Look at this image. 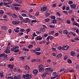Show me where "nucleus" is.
Returning <instances> with one entry per match:
<instances>
[{
  "mask_svg": "<svg viewBox=\"0 0 79 79\" xmlns=\"http://www.w3.org/2000/svg\"><path fill=\"white\" fill-rule=\"evenodd\" d=\"M14 79H21V75H19L17 76H15L14 77Z\"/></svg>",
  "mask_w": 79,
  "mask_h": 79,
  "instance_id": "obj_9",
  "label": "nucleus"
},
{
  "mask_svg": "<svg viewBox=\"0 0 79 79\" xmlns=\"http://www.w3.org/2000/svg\"><path fill=\"white\" fill-rule=\"evenodd\" d=\"M73 25H75V26H78V23H76V22L74 21L73 22Z\"/></svg>",
  "mask_w": 79,
  "mask_h": 79,
  "instance_id": "obj_33",
  "label": "nucleus"
},
{
  "mask_svg": "<svg viewBox=\"0 0 79 79\" xmlns=\"http://www.w3.org/2000/svg\"><path fill=\"white\" fill-rule=\"evenodd\" d=\"M66 10L67 11L68 10H69V6H67L66 8Z\"/></svg>",
  "mask_w": 79,
  "mask_h": 79,
  "instance_id": "obj_63",
  "label": "nucleus"
},
{
  "mask_svg": "<svg viewBox=\"0 0 79 79\" xmlns=\"http://www.w3.org/2000/svg\"><path fill=\"white\" fill-rule=\"evenodd\" d=\"M38 70L37 69H35L33 71V73L35 76H36L38 73Z\"/></svg>",
  "mask_w": 79,
  "mask_h": 79,
  "instance_id": "obj_7",
  "label": "nucleus"
},
{
  "mask_svg": "<svg viewBox=\"0 0 79 79\" xmlns=\"http://www.w3.org/2000/svg\"><path fill=\"white\" fill-rule=\"evenodd\" d=\"M8 78L9 79H14V77H12L11 76H10L9 77H8Z\"/></svg>",
  "mask_w": 79,
  "mask_h": 79,
  "instance_id": "obj_53",
  "label": "nucleus"
},
{
  "mask_svg": "<svg viewBox=\"0 0 79 79\" xmlns=\"http://www.w3.org/2000/svg\"><path fill=\"white\" fill-rule=\"evenodd\" d=\"M61 56H62V54H59L57 55L56 57V58H61Z\"/></svg>",
  "mask_w": 79,
  "mask_h": 79,
  "instance_id": "obj_19",
  "label": "nucleus"
},
{
  "mask_svg": "<svg viewBox=\"0 0 79 79\" xmlns=\"http://www.w3.org/2000/svg\"><path fill=\"white\" fill-rule=\"evenodd\" d=\"M63 33L64 34H67L68 33V31L66 30H64L63 31Z\"/></svg>",
  "mask_w": 79,
  "mask_h": 79,
  "instance_id": "obj_21",
  "label": "nucleus"
},
{
  "mask_svg": "<svg viewBox=\"0 0 79 79\" xmlns=\"http://www.w3.org/2000/svg\"><path fill=\"white\" fill-rule=\"evenodd\" d=\"M32 75L31 74H26V75L23 74V77L24 79H26V78H27L28 77H30V78H31L32 77Z\"/></svg>",
  "mask_w": 79,
  "mask_h": 79,
  "instance_id": "obj_2",
  "label": "nucleus"
},
{
  "mask_svg": "<svg viewBox=\"0 0 79 79\" xmlns=\"http://www.w3.org/2000/svg\"><path fill=\"white\" fill-rule=\"evenodd\" d=\"M4 55H5V53L0 54V57H2V56H3Z\"/></svg>",
  "mask_w": 79,
  "mask_h": 79,
  "instance_id": "obj_47",
  "label": "nucleus"
},
{
  "mask_svg": "<svg viewBox=\"0 0 79 79\" xmlns=\"http://www.w3.org/2000/svg\"><path fill=\"white\" fill-rule=\"evenodd\" d=\"M12 17L14 18H18V15H16L15 14H13L11 15Z\"/></svg>",
  "mask_w": 79,
  "mask_h": 79,
  "instance_id": "obj_14",
  "label": "nucleus"
},
{
  "mask_svg": "<svg viewBox=\"0 0 79 79\" xmlns=\"http://www.w3.org/2000/svg\"><path fill=\"white\" fill-rule=\"evenodd\" d=\"M49 15H50V13H46V16L47 17V16H49Z\"/></svg>",
  "mask_w": 79,
  "mask_h": 79,
  "instance_id": "obj_60",
  "label": "nucleus"
},
{
  "mask_svg": "<svg viewBox=\"0 0 79 79\" xmlns=\"http://www.w3.org/2000/svg\"><path fill=\"white\" fill-rule=\"evenodd\" d=\"M66 23L67 24H71V21L69 20H67Z\"/></svg>",
  "mask_w": 79,
  "mask_h": 79,
  "instance_id": "obj_36",
  "label": "nucleus"
},
{
  "mask_svg": "<svg viewBox=\"0 0 79 79\" xmlns=\"http://www.w3.org/2000/svg\"><path fill=\"white\" fill-rule=\"evenodd\" d=\"M46 10H47V6L45 7V6H44L42 7L41 8V11L42 12L45 11Z\"/></svg>",
  "mask_w": 79,
  "mask_h": 79,
  "instance_id": "obj_8",
  "label": "nucleus"
},
{
  "mask_svg": "<svg viewBox=\"0 0 79 79\" xmlns=\"http://www.w3.org/2000/svg\"><path fill=\"white\" fill-rule=\"evenodd\" d=\"M56 3H54L53 4L52 7H56Z\"/></svg>",
  "mask_w": 79,
  "mask_h": 79,
  "instance_id": "obj_58",
  "label": "nucleus"
},
{
  "mask_svg": "<svg viewBox=\"0 0 79 79\" xmlns=\"http://www.w3.org/2000/svg\"><path fill=\"white\" fill-rule=\"evenodd\" d=\"M22 16H23L24 17H26V14L24 13H23L22 14Z\"/></svg>",
  "mask_w": 79,
  "mask_h": 79,
  "instance_id": "obj_57",
  "label": "nucleus"
},
{
  "mask_svg": "<svg viewBox=\"0 0 79 79\" xmlns=\"http://www.w3.org/2000/svg\"><path fill=\"white\" fill-rule=\"evenodd\" d=\"M57 20L61 23H63V19L60 18H57Z\"/></svg>",
  "mask_w": 79,
  "mask_h": 79,
  "instance_id": "obj_17",
  "label": "nucleus"
},
{
  "mask_svg": "<svg viewBox=\"0 0 79 79\" xmlns=\"http://www.w3.org/2000/svg\"><path fill=\"white\" fill-rule=\"evenodd\" d=\"M35 54L37 55H40V52H35Z\"/></svg>",
  "mask_w": 79,
  "mask_h": 79,
  "instance_id": "obj_46",
  "label": "nucleus"
},
{
  "mask_svg": "<svg viewBox=\"0 0 79 79\" xmlns=\"http://www.w3.org/2000/svg\"><path fill=\"white\" fill-rule=\"evenodd\" d=\"M14 48L15 49V50H16V49H19V46H14Z\"/></svg>",
  "mask_w": 79,
  "mask_h": 79,
  "instance_id": "obj_38",
  "label": "nucleus"
},
{
  "mask_svg": "<svg viewBox=\"0 0 79 79\" xmlns=\"http://www.w3.org/2000/svg\"><path fill=\"white\" fill-rule=\"evenodd\" d=\"M73 2L72 1H69V4L70 5H71V4H73Z\"/></svg>",
  "mask_w": 79,
  "mask_h": 79,
  "instance_id": "obj_50",
  "label": "nucleus"
},
{
  "mask_svg": "<svg viewBox=\"0 0 79 79\" xmlns=\"http://www.w3.org/2000/svg\"><path fill=\"white\" fill-rule=\"evenodd\" d=\"M19 23V21H14L12 22V24H14V25H18Z\"/></svg>",
  "mask_w": 79,
  "mask_h": 79,
  "instance_id": "obj_5",
  "label": "nucleus"
},
{
  "mask_svg": "<svg viewBox=\"0 0 79 79\" xmlns=\"http://www.w3.org/2000/svg\"><path fill=\"white\" fill-rule=\"evenodd\" d=\"M49 69H50L49 71H51V72L53 71V69H52V68L49 67Z\"/></svg>",
  "mask_w": 79,
  "mask_h": 79,
  "instance_id": "obj_59",
  "label": "nucleus"
},
{
  "mask_svg": "<svg viewBox=\"0 0 79 79\" xmlns=\"http://www.w3.org/2000/svg\"><path fill=\"white\" fill-rule=\"evenodd\" d=\"M2 29H3V30H6V27L5 26H2L1 27Z\"/></svg>",
  "mask_w": 79,
  "mask_h": 79,
  "instance_id": "obj_27",
  "label": "nucleus"
},
{
  "mask_svg": "<svg viewBox=\"0 0 79 79\" xmlns=\"http://www.w3.org/2000/svg\"><path fill=\"white\" fill-rule=\"evenodd\" d=\"M50 69V67L47 68L45 69V72H47V71H49Z\"/></svg>",
  "mask_w": 79,
  "mask_h": 79,
  "instance_id": "obj_39",
  "label": "nucleus"
},
{
  "mask_svg": "<svg viewBox=\"0 0 79 79\" xmlns=\"http://www.w3.org/2000/svg\"><path fill=\"white\" fill-rule=\"evenodd\" d=\"M23 33L22 32H20V33H19V36H20V35H23Z\"/></svg>",
  "mask_w": 79,
  "mask_h": 79,
  "instance_id": "obj_45",
  "label": "nucleus"
},
{
  "mask_svg": "<svg viewBox=\"0 0 79 79\" xmlns=\"http://www.w3.org/2000/svg\"><path fill=\"white\" fill-rule=\"evenodd\" d=\"M49 27H51V28H54L55 27V26L53 25H49Z\"/></svg>",
  "mask_w": 79,
  "mask_h": 79,
  "instance_id": "obj_31",
  "label": "nucleus"
},
{
  "mask_svg": "<svg viewBox=\"0 0 79 79\" xmlns=\"http://www.w3.org/2000/svg\"><path fill=\"white\" fill-rule=\"evenodd\" d=\"M36 22H37V21H36V20H33L31 21V23H36Z\"/></svg>",
  "mask_w": 79,
  "mask_h": 79,
  "instance_id": "obj_56",
  "label": "nucleus"
},
{
  "mask_svg": "<svg viewBox=\"0 0 79 79\" xmlns=\"http://www.w3.org/2000/svg\"><path fill=\"white\" fill-rule=\"evenodd\" d=\"M40 30L41 32H44L45 31V29L44 28H40Z\"/></svg>",
  "mask_w": 79,
  "mask_h": 79,
  "instance_id": "obj_25",
  "label": "nucleus"
},
{
  "mask_svg": "<svg viewBox=\"0 0 79 79\" xmlns=\"http://www.w3.org/2000/svg\"><path fill=\"white\" fill-rule=\"evenodd\" d=\"M23 51H26V52H28V51H29V50L28 49H27L25 48H23Z\"/></svg>",
  "mask_w": 79,
  "mask_h": 79,
  "instance_id": "obj_34",
  "label": "nucleus"
},
{
  "mask_svg": "<svg viewBox=\"0 0 79 79\" xmlns=\"http://www.w3.org/2000/svg\"><path fill=\"white\" fill-rule=\"evenodd\" d=\"M14 31H15V32H19V30H17L16 29H15L14 30Z\"/></svg>",
  "mask_w": 79,
  "mask_h": 79,
  "instance_id": "obj_44",
  "label": "nucleus"
},
{
  "mask_svg": "<svg viewBox=\"0 0 79 79\" xmlns=\"http://www.w3.org/2000/svg\"><path fill=\"white\" fill-rule=\"evenodd\" d=\"M19 52V49H15L14 51V52L15 53V52Z\"/></svg>",
  "mask_w": 79,
  "mask_h": 79,
  "instance_id": "obj_35",
  "label": "nucleus"
},
{
  "mask_svg": "<svg viewBox=\"0 0 79 79\" xmlns=\"http://www.w3.org/2000/svg\"><path fill=\"white\" fill-rule=\"evenodd\" d=\"M17 71L18 73H21L23 72L21 69H17Z\"/></svg>",
  "mask_w": 79,
  "mask_h": 79,
  "instance_id": "obj_28",
  "label": "nucleus"
},
{
  "mask_svg": "<svg viewBox=\"0 0 79 79\" xmlns=\"http://www.w3.org/2000/svg\"><path fill=\"white\" fill-rule=\"evenodd\" d=\"M20 59L23 61V60H24V57H20Z\"/></svg>",
  "mask_w": 79,
  "mask_h": 79,
  "instance_id": "obj_61",
  "label": "nucleus"
},
{
  "mask_svg": "<svg viewBox=\"0 0 79 79\" xmlns=\"http://www.w3.org/2000/svg\"><path fill=\"white\" fill-rule=\"evenodd\" d=\"M67 62L68 63H70V64L71 63H72V61L70 59H68V60H67Z\"/></svg>",
  "mask_w": 79,
  "mask_h": 79,
  "instance_id": "obj_32",
  "label": "nucleus"
},
{
  "mask_svg": "<svg viewBox=\"0 0 79 79\" xmlns=\"http://www.w3.org/2000/svg\"><path fill=\"white\" fill-rule=\"evenodd\" d=\"M56 22H57V21L56 19L52 20L51 21V23L53 24H56Z\"/></svg>",
  "mask_w": 79,
  "mask_h": 79,
  "instance_id": "obj_20",
  "label": "nucleus"
},
{
  "mask_svg": "<svg viewBox=\"0 0 79 79\" xmlns=\"http://www.w3.org/2000/svg\"><path fill=\"white\" fill-rule=\"evenodd\" d=\"M50 18H51V19H55V18H56L55 16L54 15L51 16Z\"/></svg>",
  "mask_w": 79,
  "mask_h": 79,
  "instance_id": "obj_26",
  "label": "nucleus"
},
{
  "mask_svg": "<svg viewBox=\"0 0 79 79\" xmlns=\"http://www.w3.org/2000/svg\"><path fill=\"white\" fill-rule=\"evenodd\" d=\"M17 3H19V4H21V3H23V0H18Z\"/></svg>",
  "mask_w": 79,
  "mask_h": 79,
  "instance_id": "obj_23",
  "label": "nucleus"
},
{
  "mask_svg": "<svg viewBox=\"0 0 79 79\" xmlns=\"http://www.w3.org/2000/svg\"><path fill=\"white\" fill-rule=\"evenodd\" d=\"M20 31L21 32H22L25 31V30H24V28H21Z\"/></svg>",
  "mask_w": 79,
  "mask_h": 79,
  "instance_id": "obj_43",
  "label": "nucleus"
},
{
  "mask_svg": "<svg viewBox=\"0 0 79 79\" xmlns=\"http://www.w3.org/2000/svg\"><path fill=\"white\" fill-rule=\"evenodd\" d=\"M58 49V50H61V49H62V48H63V47H59L57 48Z\"/></svg>",
  "mask_w": 79,
  "mask_h": 79,
  "instance_id": "obj_48",
  "label": "nucleus"
},
{
  "mask_svg": "<svg viewBox=\"0 0 79 79\" xmlns=\"http://www.w3.org/2000/svg\"><path fill=\"white\" fill-rule=\"evenodd\" d=\"M15 50V48L14 47H13L10 50L11 52H14V50Z\"/></svg>",
  "mask_w": 79,
  "mask_h": 79,
  "instance_id": "obj_51",
  "label": "nucleus"
},
{
  "mask_svg": "<svg viewBox=\"0 0 79 79\" xmlns=\"http://www.w3.org/2000/svg\"><path fill=\"white\" fill-rule=\"evenodd\" d=\"M39 71L41 73H44L45 69L44 68V65L43 64L40 65L38 67Z\"/></svg>",
  "mask_w": 79,
  "mask_h": 79,
  "instance_id": "obj_1",
  "label": "nucleus"
},
{
  "mask_svg": "<svg viewBox=\"0 0 79 79\" xmlns=\"http://www.w3.org/2000/svg\"><path fill=\"white\" fill-rule=\"evenodd\" d=\"M73 12V10H70L69 11V15H70V14H71V13Z\"/></svg>",
  "mask_w": 79,
  "mask_h": 79,
  "instance_id": "obj_52",
  "label": "nucleus"
},
{
  "mask_svg": "<svg viewBox=\"0 0 79 79\" xmlns=\"http://www.w3.org/2000/svg\"><path fill=\"white\" fill-rule=\"evenodd\" d=\"M14 60V58L13 57H11L10 60V61H13Z\"/></svg>",
  "mask_w": 79,
  "mask_h": 79,
  "instance_id": "obj_55",
  "label": "nucleus"
},
{
  "mask_svg": "<svg viewBox=\"0 0 79 79\" xmlns=\"http://www.w3.org/2000/svg\"><path fill=\"white\" fill-rule=\"evenodd\" d=\"M31 30L30 28H29L28 29L26 30V31L27 32V34H28L29 31H30Z\"/></svg>",
  "mask_w": 79,
  "mask_h": 79,
  "instance_id": "obj_30",
  "label": "nucleus"
},
{
  "mask_svg": "<svg viewBox=\"0 0 79 79\" xmlns=\"http://www.w3.org/2000/svg\"><path fill=\"white\" fill-rule=\"evenodd\" d=\"M19 18L20 19V20H23V17L21 15H19Z\"/></svg>",
  "mask_w": 79,
  "mask_h": 79,
  "instance_id": "obj_41",
  "label": "nucleus"
},
{
  "mask_svg": "<svg viewBox=\"0 0 79 79\" xmlns=\"http://www.w3.org/2000/svg\"><path fill=\"white\" fill-rule=\"evenodd\" d=\"M4 53H10V50H9L8 49H7L5 51H4Z\"/></svg>",
  "mask_w": 79,
  "mask_h": 79,
  "instance_id": "obj_15",
  "label": "nucleus"
},
{
  "mask_svg": "<svg viewBox=\"0 0 79 79\" xmlns=\"http://www.w3.org/2000/svg\"><path fill=\"white\" fill-rule=\"evenodd\" d=\"M56 76H55V77L53 76V77H51V79H55V78H56Z\"/></svg>",
  "mask_w": 79,
  "mask_h": 79,
  "instance_id": "obj_62",
  "label": "nucleus"
},
{
  "mask_svg": "<svg viewBox=\"0 0 79 79\" xmlns=\"http://www.w3.org/2000/svg\"><path fill=\"white\" fill-rule=\"evenodd\" d=\"M36 51L37 52L40 51V48L39 47L37 48H36Z\"/></svg>",
  "mask_w": 79,
  "mask_h": 79,
  "instance_id": "obj_37",
  "label": "nucleus"
},
{
  "mask_svg": "<svg viewBox=\"0 0 79 79\" xmlns=\"http://www.w3.org/2000/svg\"><path fill=\"white\" fill-rule=\"evenodd\" d=\"M0 77L2 79L4 78V76H3V72H2L0 73Z\"/></svg>",
  "mask_w": 79,
  "mask_h": 79,
  "instance_id": "obj_11",
  "label": "nucleus"
},
{
  "mask_svg": "<svg viewBox=\"0 0 79 79\" xmlns=\"http://www.w3.org/2000/svg\"><path fill=\"white\" fill-rule=\"evenodd\" d=\"M4 13V11L3 10H0V15H3Z\"/></svg>",
  "mask_w": 79,
  "mask_h": 79,
  "instance_id": "obj_29",
  "label": "nucleus"
},
{
  "mask_svg": "<svg viewBox=\"0 0 79 79\" xmlns=\"http://www.w3.org/2000/svg\"><path fill=\"white\" fill-rule=\"evenodd\" d=\"M35 60H35V59H33L31 60V63H34V62L35 61Z\"/></svg>",
  "mask_w": 79,
  "mask_h": 79,
  "instance_id": "obj_42",
  "label": "nucleus"
},
{
  "mask_svg": "<svg viewBox=\"0 0 79 79\" xmlns=\"http://www.w3.org/2000/svg\"><path fill=\"white\" fill-rule=\"evenodd\" d=\"M71 56H74V55H75V54H76V52H71L70 53Z\"/></svg>",
  "mask_w": 79,
  "mask_h": 79,
  "instance_id": "obj_16",
  "label": "nucleus"
},
{
  "mask_svg": "<svg viewBox=\"0 0 79 79\" xmlns=\"http://www.w3.org/2000/svg\"><path fill=\"white\" fill-rule=\"evenodd\" d=\"M24 69H27L28 71H29V70H30V67H29V66L27 65L25 67Z\"/></svg>",
  "mask_w": 79,
  "mask_h": 79,
  "instance_id": "obj_18",
  "label": "nucleus"
},
{
  "mask_svg": "<svg viewBox=\"0 0 79 79\" xmlns=\"http://www.w3.org/2000/svg\"><path fill=\"white\" fill-rule=\"evenodd\" d=\"M56 74H57L56 72H53L52 73V76H54V77H55V76H56L57 75Z\"/></svg>",
  "mask_w": 79,
  "mask_h": 79,
  "instance_id": "obj_24",
  "label": "nucleus"
},
{
  "mask_svg": "<svg viewBox=\"0 0 79 79\" xmlns=\"http://www.w3.org/2000/svg\"><path fill=\"white\" fill-rule=\"evenodd\" d=\"M56 76L57 79H60V76L58 75H57Z\"/></svg>",
  "mask_w": 79,
  "mask_h": 79,
  "instance_id": "obj_49",
  "label": "nucleus"
},
{
  "mask_svg": "<svg viewBox=\"0 0 79 79\" xmlns=\"http://www.w3.org/2000/svg\"><path fill=\"white\" fill-rule=\"evenodd\" d=\"M7 66L8 68H10V69H13V65L11 64H9L7 65Z\"/></svg>",
  "mask_w": 79,
  "mask_h": 79,
  "instance_id": "obj_12",
  "label": "nucleus"
},
{
  "mask_svg": "<svg viewBox=\"0 0 79 79\" xmlns=\"http://www.w3.org/2000/svg\"><path fill=\"white\" fill-rule=\"evenodd\" d=\"M69 49V46L68 45L64 46L63 47L62 50H68Z\"/></svg>",
  "mask_w": 79,
  "mask_h": 79,
  "instance_id": "obj_3",
  "label": "nucleus"
},
{
  "mask_svg": "<svg viewBox=\"0 0 79 79\" xmlns=\"http://www.w3.org/2000/svg\"><path fill=\"white\" fill-rule=\"evenodd\" d=\"M70 6L72 9H73V10H75L76 9V5L74 4L70 5Z\"/></svg>",
  "mask_w": 79,
  "mask_h": 79,
  "instance_id": "obj_4",
  "label": "nucleus"
},
{
  "mask_svg": "<svg viewBox=\"0 0 79 79\" xmlns=\"http://www.w3.org/2000/svg\"><path fill=\"white\" fill-rule=\"evenodd\" d=\"M46 22H48L50 21V19H46L44 20Z\"/></svg>",
  "mask_w": 79,
  "mask_h": 79,
  "instance_id": "obj_40",
  "label": "nucleus"
},
{
  "mask_svg": "<svg viewBox=\"0 0 79 79\" xmlns=\"http://www.w3.org/2000/svg\"><path fill=\"white\" fill-rule=\"evenodd\" d=\"M74 40H79V38L77 37V38H75Z\"/></svg>",
  "mask_w": 79,
  "mask_h": 79,
  "instance_id": "obj_64",
  "label": "nucleus"
},
{
  "mask_svg": "<svg viewBox=\"0 0 79 79\" xmlns=\"http://www.w3.org/2000/svg\"><path fill=\"white\" fill-rule=\"evenodd\" d=\"M53 37L52 36H50V37H49V39H50V40H52L53 39Z\"/></svg>",
  "mask_w": 79,
  "mask_h": 79,
  "instance_id": "obj_54",
  "label": "nucleus"
},
{
  "mask_svg": "<svg viewBox=\"0 0 79 79\" xmlns=\"http://www.w3.org/2000/svg\"><path fill=\"white\" fill-rule=\"evenodd\" d=\"M48 73H47V72H45V73L41 75V77H45V76H46Z\"/></svg>",
  "mask_w": 79,
  "mask_h": 79,
  "instance_id": "obj_13",
  "label": "nucleus"
},
{
  "mask_svg": "<svg viewBox=\"0 0 79 79\" xmlns=\"http://www.w3.org/2000/svg\"><path fill=\"white\" fill-rule=\"evenodd\" d=\"M12 5L13 6H15V7H18V6H21V5L18 3L12 4Z\"/></svg>",
  "mask_w": 79,
  "mask_h": 79,
  "instance_id": "obj_10",
  "label": "nucleus"
},
{
  "mask_svg": "<svg viewBox=\"0 0 79 79\" xmlns=\"http://www.w3.org/2000/svg\"><path fill=\"white\" fill-rule=\"evenodd\" d=\"M14 8L16 11H19L20 10V7H15Z\"/></svg>",
  "mask_w": 79,
  "mask_h": 79,
  "instance_id": "obj_22",
  "label": "nucleus"
},
{
  "mask_svg": "<svg viewBox=\"0 0 79 79\" xmlns=\"http://www.w3.org/2000/svg\"><path fill=\"white\" fill-rule=\"evenodd\" d=\"M29 20V19L28 18L22 20V21L24 23H28V21Z\"/></svg>",
  "mask_w": 79,
  "mask_h": 79,
  "instance_id": "obj_6",
  "label": "nucleus"
}]
</instances>
